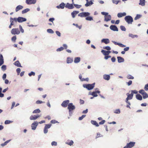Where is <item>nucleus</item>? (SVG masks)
<instances>
[{"label":"nucleus","mask_w":148,"mask_h":148,"mask_svg":"<svg viewBox=\"0 0 148 148\" xmlns=\"http://www.w3.org/2000/svg\"><path fill=\"white\" fill-rule=\"evenodd\" d=\"M145 0H140L139 4L142 6H144L145 5Z\"/></svg>","instance_id":"473e14b6"},{"label":"nucleus","mask_w":148,"mask_h":148,"mask_svg":"<svg viewBox=\"0 0 148 148\" xmlns=\"http://www.w3.org/2000/svg\"><path fill=\"white\" fill-rule=\"evenodd\" d=\"M4 63L3 58L2 55H1V58H0V66H1Z\"/></svg>","instance_id":"cd10ccee"},{"label":"nucleus","mask_w":148,"mask_h":148,"mask_svg":"<svg viewBox=\"0 0 148 148\" xmlns=\"http://www.w3.org/2000/svg\"><path fill=\"white\" fill-rule=\"evenodd\" d=\"M10 25L9 26V28H11L12 25H14V23L11 21H10Z\"/></svg>","instance_id":"680f3d73"},{"label":"nucleus","mask_w":148,"mask_h":148,"mask_svg":"<svg viewBox=\"0 0 148 148\" xmlns=\"http://www.w3.org/2000/svg\"><path fill=\"white\" fill-rule=\"evenodd\" d=\"M38 124V123L36 122L33 123L31 125V127L32 130H35Z\"/></svg>","instance_id":"0eeeda50"},{"label":"nucleus","mask_w":148,"mask_h":148,"mask_svg":"<svg viewBox=\"0 0 148 148\" xmlns=\"http://www.w3.org/2000/svg\"><path fill=\"white\" fill-rule=\"evenodd\" d=\"M16 36H13L12 38V40L14 41V42H15L16 40Z\"/></svg>","instance_id":"603ef678"},{"label":"nucleus","mask_w":148,"mask_h":148,"mask_svg":"<svg viewBox=\"0 0 148 148\" xmlns=\"http://www.w3.org/2000/svg\"><path fill=\"white\" fill-rule=\"evenodd\" d=\"M28 75L29 76H31L32 75L34 76L35 75V73L34 72L32 71L30 73H29Z\"/></svg>","instance_id":"052dcab7"},{"label":"nucleus","mask_w":148,"mask_h":148,"mask_svg":"<svg viewBox=\"0 0 148 148\" xmlns=\"http://www.w3.org/2000/svg\"><path fill=\"white\" fill-rule=\"evenodd\" d=\"M125 101L126 102V103L128 104H127L126 106V107L127 108H130V105L131 104L130 102L128 101V100H126Z\"/></svg>","instance_id":"ea45409f"},{"label":"nucleus","mask_w":148,"mask_h":148,"mask_svg":"<svg viewBox=\"0 0 148 148\" xmlns=\"http://www.w3.org/2000/svg\"><path fill=\"white\" fill-rule=\"evenodd\" d=\"M79 13V11H74L71 13V15L73 18L75 17V16Z\"/></svg>","instance_id":"a211bd4d"},{"label":"nucleus","mask_w":148,"mask_h":148,"mask_svg":"<svg viewBox=\"0 0 148 148\" xmlns=\"http://www.w3.org/2000/svg\"><path fill=\"white\" fill-rule=\"evenodd\" d=\"M114 112L116 114H119L120 113V111L119 109H116L114 111Z\"/></svg>","instance_id":"3c124183"},{"label":"nucleus","mask_w":148,"mask_h":148,"mask_svg":"<svg viewBox=\"0 0 148 148\" xmlns=\"http://www.w3.org/2000/svg\"><path fill=\"white\" fill-rule=\"evenodd\" d=\"M126 14L125 12L119 13L117 14V16L119 18H121L126 16Z\"/></svg>","instance_id":"f3484780"},{"label":"nucleus","mask_w":148,"mask_h":148,"mask_svg":"<svg viewBox=\"0 0 148 148\" xmlns=\"http://www.w3.org/2000/svg\"><path fill=\"white\" fill-rule=\"evenodd\" d=\"M75 109V107L73 105L72 103H70L68 105V109L69 110V113L72 110Z\"/></svg>","instance_id":"7ed1b4c3"},{"label":"nucleus","mask_w":148,"mask_h":148,"mask_svg":"<svg viewBox=\"0 0 148 148\" xmlns=\"http://www.w3.org/2000/svg\"><path fill=\"white\" fill-rule=\"evenodd\" d=\"M18 18H12L11 17L10 18V21H12L13 23H14V22L15 23H16L17 21L18 22V20H17Z\"/></svg>","instance_id":"7c9ffc66"},{"label":"nucleus","mask_w":148,"mask_h":148,"mask_svg":"<svg viewBox=\"0 0 148 148\" xmlns=\"http://www.w3.org/2000/svg\"><path fill=\"white\" fill-rule=\"evenodd\" d=\"M11 121L9 120H6L5 122V124H8L10 123Z\"/></svg>","instance_id":"0e129e2a"},{"label":"nucleus","mask_w":148,"mask_h":148,"mask_svg":"<svg viewBox=\"0 0 148 148\" xmlns=\"http://www.w3.org/2000/svg\"><path fill=\"white\" fill-rule=\"evenodd\" d=\"M51 124H45V127H46L47 129H48L51 127Z\"/></svg>","instance_id":"a19ab883"},{"label":"nucleus","mask_w":148,"mask_h":148,"mask_svg":"<svg viewBox=\"0 0 148 148\" xmlns=\"http://www.w3.org/2000/svg\"><path fill=\"white\" fill-rule=\"evenodd\" d=\"M80 57H76L75 58L74 60V62L75 63H78L80 62Z\"/></svg>","instance_id":"c85d7f7f"},{"label":"nucleus","mask_w":148,"mask_h":148,"mask_svg":"<svg viewBox=\"0 0 148 148\" xmlns=\"http://www.w3.org/2000/svg\"><path fill=\"white\" fill-rule=\"evenodd\" d=\"M110 28L113 31H118V29L117 27L115 25H112L110 27Z\"/></svg>","instance_id":"4468645a"},{"label":"nucleus","mask_w":148,"mask_h":148,"mask_svg":"<svg viewBox=\"0 0 148 148\" xmlns=\"http://www.w3.org/2000/svg\"><path fill=\"white\" fill-rule=\"evenodd\" d=\"M139 92L142 95H143V94H144L145 92V90H140L139 91Z\"/></svg>","instance_id":"8fccbe9b"},{"label":"nucleus","mask_w":148,"mask_h":148,"mask_svg":"<svg viewBox=\"0 0 148 148\" xmlns=\"http://www.w3.org/2000/svg\"><path fill=\"white\" fill-rule=\"evenodd\" d=\"M11 33L14 35L19 34L20 32L18 28H13L11 31Z\"/></svg>","instance_id":"20e7f679"},{"label":"nucleus","mask_w":148,"mask_h":148,"mask_svg":"<svg viewBox=\"0 0 148 148\" xmlns=\"http://www.w3.org/2000/svg\"><path fill=\"white\" fill-rule=\"evenodd\" d=\"M65 7L69 9H73L74 8L73 4H70L69 3H66V5L65 6Z\"/></svg>","instance_id":"f8f14e48"},{"label":"nucleus","mask_w":148,"mask_h":148,"mask_svg":"<svg viewBox=\"0 0 148 148\" xmlns=\"http://www.w3.org/2000/svg\"><path fill=\"white\" fill-rule=\"evenodd\" d=\"M141 16L140 14H137L135 17L134 18V20H136L139 19L141 17Z\"/></svg>","instance_id":"79ce46f5"},{"label":"nucleus","mask_w":148,"mask_h":148,"mask_svg":"<svg viewBox=\"0 0 148 148\" xmlns=\"http://www.w3.org/2000/svg\"><path fill=\"white\" fill-rule=\"evenodd\" d=\"M16 72L17 73L18 75H19L21 71V69L20 68H18L16 69Z\"/></svg>","instance_id":"69168bd1"},{"label":"nucleus","mask_w":148,"mask_h":148,"mask_svg":"<svg viewBox=\"0 0 148 148\" xmlns=\"http://www.w3.org/2000/svg\"><path fill=\"white\" fill-rule=\"evenodd\" d=\"M19 29L20 30V31L22 33H23L24 32V31L21 25H19Z\"/></svg>","instance_id":"bf43d9fd"},{"label":"nucleus","mask_w":148,"mask_h":148,"mask_svg":"<svg viewBox=\"0 0 148 148\" xmlns=\"http://www.w3.org/2000/svg\"><path fill=\"white\" fill-rule=\"evenodd\" d=\"M73 5L76 8H79L82 7V5H79L76 4H74Z\"/></svg>","instance_id":"09e8293b"},{"label":"nucleus","mask_w":148,"mask_h":148,"mask_svg":"<svg viewBox=\"0 0 148 148\" xmlns=\"http://www.w3.org/2000/svg\"><path fill=\"white\" fill-rule=\"evenodd\" d=\"M101 52L103 55L105 56H107L108 55L111 53V51H106V50H102L101 51Z\"/></svg>","instance_id":"ddd939ff"},{"label":"nucleus","mask_w":148,"mask_h":148,"mask_svg":"<svg viewBox=\"0 0 148 148\" xmlns=\"http://www.w3.org/2000/svg\"><path fill=\"white\" fill-rule=\"evenodd\" d=\"M117 58L119 63L123 62L124 61V58L121 57H117Z\"/></svg>","instance_id":"5701e85b"},{"label":"nucleus","mask_w":148,"mask_h":148,"mask_svg":"<svg viewBox=\"0 0 148 148\" xmlns=\"http://www.w3.org/2000/svg\"><path fill=\"white\" fill-rule=\"evenodd\" d=\"M48 131V129H47L46 127H44V132L45 134H46L47 133Z\"/></svg>","instance_id":"338daca9"},{"label":"nucleus","mask_w":148,"mask_h":148,"mask_svg":"<svg viewBox=\"0 0 148 148\" xmlns=\"http://www.w3.org/2000/svg\"><path fill=\"white\" fill-rule=\"evenodd\" d=\"M119 1H117L115 0H113L112 2L113 3H115L116 4H117L119 2Z\"/></svg>","instance_id":"13d9d810"},{"label":"nucleus","mask_w":148,"mask_h":148,"mask_svg":"<svg viewBox=\"0 0 148 148\" xmlns=\"http://www.w3.org/2000/svg\"><path fill=\"white\" fill-rule=\"evenodd\" d=\"M144 89L146 91L148 90V84L145 85Z\"/></svg>","instance_id":"e2e57ef3"},{"label":"nucleus","mask_w":148,"mask_h":148,"mask_svg":"<svg viewBox=\"0 0 148 148\" xmlns=\"http://www.w3.org/2000/svg\"><path fill=\"white\" fill-rule=\"evenodd\" d=\"M18 22L19 23H21L25 21H26V18L21 17H18Z\"/></svg>","instance_id":"9b49d317"},{"label":"nucleus","mask_w":148,"mask_h":148,"mask_svg":"<svg viewBox=\"0 0 148 148\" xmlns=\"http://www.w3.org/2000/svg\"><path fill=\"white\" fill-rule=\"evenodd\" d=\"M23 8V7L22 6L20 5H18L16 7L15 9V11L16 12H17L20 10L22 9Z\"/></svg>","instance_id":"412c9836"},{"label":"nucleus","mask_w":148,"mask_h":148,"mask_svg":"<svg viewBox=\"0 0 148 148\" xmlns=\"http://www.w3.org/2000/svg\"><path fill=\"white\" fill-rule=\"evenodd\" d=\"M2 70L3 71H5L6 69V66L5 65H3L1 67Z\"/></svg>","instance_id":"37998d69"},{"label":"nucleus","mask_w":148,"mask_h":148,"mask_svg":"<svg viewBox=\"0 0 148 148\" xmlns=\"http://www.w3.org/2000/svg\"><path fill=\"white\" fill-rule=\"evenodd\" d=\"M69 101V100H66L64 101L61 104L62 106L64 108L66 107L67 105L68 106Z\"/></svg>","instance_id":"423d86ee"},{"label":"nucleus","mask_w":148,"mask_h":148,"mask_svg":"<svg viewBox=\"0 0 148 148\" xmlns=\"http://www.w3.org/2000/svg\"><path fill=\"white\" fill-rule=\"evenodd\" d=\"M104 18V21L106 22L110 21L111 19V17L110 15L108 14L107 15H105Z\"/></svg>","instance_id":"9d476101"},{"label":"nucleus","mask_w":148,"mask_h":148,"mask_svg":"<svg viewBox=\"0 0 148 148\" xmlns=\"http://www.w3.org/2000/svg\"><path fill=\"white\" fill-rule=\"evenodd\" d=\"M90 13L88 12H82L78 14V16L81 17H86L89 16Z\"/></svg>","instance_id":"39448f33"},{"label":"nucleus","mask_w":148,"mask_h":148,"mask_svg":"<svg viewBox=\"0 0 148 148\" xmlns=\"http://www.w3.org/2000/svg\"><path fill=\"white\" fill-rule=\"evenodd\" d=\"M136 98L140 100H141L142 99V96L139 94H137L136 95Z\"/></svg>","instance_id":"c756f323"},{"label":"nucleus","mask_w":148,"mask_h":148,"mask_svg":"<svg viewBox=\"0 0 148 148\" xmlns=\"http://www.w3.org/2000/svg\"><path fill=\"white\" fill-rule=\"evenodd\" d=\"M127 77L128 79H134V77L130 75H128Z\"/></svg>","instance_id":"de8ad7c7"},{"label":"nucleus","mask_w":148,"mask_h":148,"mask_svg":"<svg viewBox=\"0 0 148 148\" xmlns=\"http://www.w3.org/2000/svg\"><path fill=\"white\" fill-rule=\"evenodd\" d=\"M85 19L87 21H92L93 20V18L91 16H88L87 17H86Z\"/></svg>","instance_id":"c9c22d12"},{"label":"nucleus","mask_w":148,"mask_h":148,"mask_svg":"<svg viewBox=\"0 0 148 148\" xmlns=\"http://www.w3.org/2000/svg\"><path fill=\"white\" fill-rule=\"evenodd\" d=\"M36 2V0H26V3L27 4H35Z\"/></svg>","instance_id":"1a4fd4ad"},{"label":"nucleus","mask_w":148,"mask_h":148,"mask_svg":"<svg viewBox=\"0 0 148 148\" xmlns=\"http://www.w3.org/2000/svg\"><path fill=\"white\" fill-rule=\"evenodd\" d=\"M66 143L67 144H68V145H69L70 146L71 145H73V141L72 140H71V141H68Z\"/></svg>","instance_id":"58836bf2"},{"label":"nucleus","mask_w":148,"mask_h":148,"mask_svg":"<svg viewBox=\"0 0 148 148\" xmlns=\"http://www.w3.org/2000/svg\"><path fill=\"white\" fill-rule=\"evenodd\" d=\"M93 3L92 1H90L89 2H86V3L85 4V6L87 7L92 5Z\"/></svg>","instance_id":"2f4dec72"},{"label":"nucleus","mask_w":148,"mask_h":148,"mask_svg":"<svg viewBox=\"0 0 148 148\" xmlns=\"http://www.w3.org/2000/svg\"><path fill=\"white\" fill-rule=\"evenodd\" d=\"M65 4L64 3H62L59 5L57 6V8H58L63 9L65 6Z\"/></svg>","instance_id":"6ab92c4d"},{"label":"nucleus","mask_w":148,"mask_h":148,"mask_svg":"<svg viewBox=\"0 0 148 148\" xmlns=\"http://www.w3.org/2000/svg\"><path fill=\"white\" fill-rule=\"evenodd\" d=\"M73 61V59L69 57H68L67 58L66 62L67 63H72Z\"/></svg>","instance_id":"4be33fe9"},{"label":"nucleus","mask_w":148,"mask_h":148,"mask_svg":"<svg viewBox=\"0 0 148 148\" xmlns=\"http://www.w3.org/2000/svg\"><path fill=\"white\" fill-rule=\"evenodd\" d=\"M100 92L99 91H96L95 92H92L91 95L93 96L94 97H96L97 96V93H99Z\"/></svg>","instance_id":"b1692460"},{"label":"nucleus","mask_w":148,"mask_h":148,"mask_svg":"<svg viewBox=\"0 0 148 148\" xmlns=\"http://www.w3.org/2000/svg\"><path fill=\"white\" fill-rule=\"evenodd\" d=\"M120 29L122 31H125L126 30L125 27L123 25H121L120 26Z\"/></svg>","instance_id":"c03bdc74"},{"label":"nucleus","mask_w":148,"mask_h":148,"mask_svg":"<svg viewBox=\"0 0 148 148\" xmlns=\"http://www.w3.org/2000/svg\"><path fill=\"white\" fill-rule=\"evenodd\" d=\"M129 37H131L132 38L138 37V36L136 35H133L132 34H129Z\"/></svg>","instance_id":"72a5a7b5"},{"label":"nucleus","mask_w":148,"mask_h":148,"mask_svg":"<svg viewBox=\"0 0 148 148\" xmlns=\"http://www.w3.org/2000/svg\"><path fill=\"white\" fill-rule=\"evenodd\" d=\"M51 145L52 146H56L57 145V143L55 141H53L51 143Z\"/></svg>","instance_id":"864d4df0"},{"label":"nucleus","mask_w":148,"mask_h":148,"mask_svg":"<svg viewBox=\"0 0 148 148\" xmlns=\"http://www.w3.org/2000/svg\"><path fill=\"white\" fill-rule=\"evenodd\" d=\"M14 64L16 66L18 67H21V66L20 63L18 60L16 61L14 63Z\"/></svg>","instance_id":"a878e982"},{"label":"nucleus","mask_w":148,"mask_h":148,"mask_svg":"<svg viewBox=\"0 0 148 148\" xmlns=\"http://www.w3.org/2000/svg\"><path fill=\"white\" fill-rule=\"evenodd\" d=\"M143 98L144 99L147 98L148 97V95L146 92H145L144 94L142 95Z\"/></svg>","instance_id":"4c0bfd02"},{"label":"nucleus","mask_w":148,"mask_h":148,"mask_svg":"<svg viewBox=\"0 0 148 148\" xmlns=\"http://www.w3.org/2000/svg\"><path fill=\"white\" fill-rule=\"evenodd\" d=\"M101 42L106 44H108L110 42V40L108 39H103L101 40Z\"/></svg>","instance_id":"aec40b11"},{"label":"nucleus","mask_w":148,"mask_h":148,"mask_svg":"<svg viewBox=\"0 0 148 148\" xmlns=\"http://www.w3.org/2000/svg\"><path fill=\"white\" fill-rule=\"evenodd\" d=\"M103 77L105 79L108 80L110 78V76L108 75H104L103 76Z\"/></svg>","instance_id":"393cba45"},{"label":"nucleus","mask_w":148,"mask_h":148,"mask_svg":"<svg viewBox=\"0 0 148 148\" xmlns=\"http://www.w3.org/2000/svg\"><path fill=\"white\" fill-rule=\"evenodd\" d=\"M86 115H82L79 118V120H82L86 116Z\"/></svg>","instance_id":"6e6d98bb"},{"label":"nucleus","mask_w":148,"mask_h":148,"mask_svg":"<svg viewBox=\"0 0 148 148\" xmlns=\"http://www.w3.org/2000/svg\"><path fill=\"white\" fill-rule=\"evenodd\" d=\"M40 116L39 114H37L36 115H32L29 118L31 120H36Z\"/></svg>","instance_id":"2eb2a0df"},{"label":"nucleus","mask_w":148,"mask_h":148,"mask_svg":"<svg viewBox=\"0 0 148 148\" xmlns=\"http://www.w3.org/2000/svg\"><path fill=\"white\" fill-rule=\"evenodd\" d=\"M64 49V48L63 47H61L57 49L56 50V51H62Z\"/></svg>","instance_id":"49530a36"},{"label":"nucleus","mask_w":148,"mask_h":148,"mask_svg":"<svg viewBox=\"0 0 148 148\" xmlns=\"http://www.w3.org/2000/svg\"><path fill=\"white\" fill-rule=\"evenodd\" d=\"M135 142H131L127 144L126 146L127 148H131L134 147L135 145Z\"/></svg>","instance_id":"6e6552de"},{"label":"nucleus","mask_w":148,"mask_h":148,"mask_svg":"<svg viewBox=\"0 0 148 148\" xmlns=\"http://www.w3.org/2000/svg\"><path fill=\"white\" fill-rule=\"evenodd\" d=\"M103 48L104 49H106L108 50H110L111 49V48L109 46H106L103 47Z\"/></svg>","instance_id":"5fc2aeb1"},{"label":"nucleus","mask_w":148,"mask_h":148,"mask_svg":"<svg viewBox=\"0 0 148 148\" xmlns=\"http://www.w3.org/2000/svg\"><path fill=\"white\" fill-rule=\"evenodd\" d=\"M95 83L92 84H85L83 85V86L86 88L88 90L92 89L95 86Z\"/></svg>","instance_id":"f257e3e1"},{"label":"nucleus","mask_w":148,"mask_h":148,"mask_svg":"<svg viewBox=\"0 0 148 148\" xmlns=\"http://www.w3.org/2000/svg\"><path fill=\"white\" fill-rule=\"evenodd\" d=\"M124 19L126 22L129 24H132L133 21V18L130 16H126Z\"/></svg>","instance_id":"f03ea898"},{"label":"nucleus","mask_w":148,"mask_h":148,"mask_svg":"<svg viewBox=\"0 0 148 148\" xmlns=\"http://www.w3.org/2000/svg\"><path fill=\"white\" fill-rule=\"evenodd\" d=\"M47 31L49 33L52 34L54 33L53 31L51 29H47Z\"/></svg>","instance_id":"a18cd8bd"},{"label":"nucleus","mask_w":148,"mask_h":148,"mask_svg":"<svg viewBox=\"0 0 148 148\" xmlns=\"http://www.w3.org/2000/svg\"><path fill=\"white\" fill-rule=\"evenodd\" d=\"M105 122V120H103L101 121L100 122L99 124L100 125H103Z\"/></svg>","instance_id":"774afa93"},{"label":"nucleus","mask_w":148,"mask_h":148,"mask_svg":"<svg viewBox=\"0 0 148 148\" xmlns=\"http://www.w3.org/2000/svg\"><path fill=\"white\" fill-rule=\"evenodd\" d=\"M91 123L92 124L95 125L96 127H98L99 126V124L96 121L92 120L91 121Z\"/></svg>","instance_id":"bb28decb"},{"label":"nucleus","mask_w":148,"mask_h":148,"mask_svg":"<svg viewBox=\"0 0 148 148\" xmlns=\"http://www.w3.org/2000/svg\"><path fill=\"white\" fill-rule=\"evenodd\" d=\"M29 10H30L28 8H26V9L23 10V11H22V13L23 14H25V13L29 11Z\"/></svg>","instance_id":"f704fd0d"},{"label":"nucleus","mask_w":148,"mask_h":148,"mask_svg":"<svg viewBox=\"0 0 148 148\" xmlns=\"http://www.w3.org/2000/svg\"><path fill=\"white\" fill-rule=\"evenodd\" d=\"M45 103V102L42 101H40V100H38L36 101V103L37 104L42 103Z\"/></svg>","instance_id":"4d7b16f0"},{"label":"nucleus","mask_w":148,"mask_h":148,"mask_svg":"<svg viewBox=\"0 0 148 148\" xmlns=\"http://www.w3.org/2000/svg\"><path fill=\"white\" fill-rule=\"evenodd\" d=\"M40 111L39 109H37L34 110L33 112V113H38L40 112Z\"/></svg>","instance_id":"e433bc0d"},{"label":"nucleus","mask_w":148,"mask_h":148,"mask_svg":"<svg viewBox=\"0 0 148 148\" xmlns=\"http://www.w3.org/2000/svg\"><path fill=\"white\" fill-rule=\"evenodd\" d=\"M126 95L127 96V97L126 99V100L132 99L133 96V93H131L130 94H129V93H127L126 94Z\"/></svg>","instance_id":"dca6fc26"}]
</instances>
